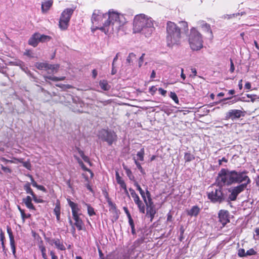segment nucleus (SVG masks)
I'll list each match as a JSON object with an SVG mask.
<instances>
[{
	"label": "nucleus",
	"instance_id": "obj_1",
	"mask_svg": "<svg viewBox=\"0 0 259 259\" xmlns=\"http://www.w3.org/2000/svg\"><path fill=\"white\" fill-rule=\"evenodd\" d=\"M247 172L243 171L238 172L235 170L229 171L226 168L221 169L218 174V183L219 185L230 186L233 184H239L236 186L232 187L228 189L230 194L228 200L236 201L238 195L243 192L251 183V180L246 175Z\"/></svg>",
	"mask_w": 259,
	"mask_h": 259
},
{
	"label": "nucleus",
	"instance_id": "obj_2",
	"mask_svg": "<svg viewBox=\"0 0 259 259\" xmlns=\"http://www.w3.org/2000/svg\"><path fill=\"white\" fill-rule=\"evenodd\" d=\"M181 27L173 22L168 21L166 23V40L167 46L170 47L175 45H178L181 41L183 31H188V25L187 22H179Z\"/></svg>",
	"mask_w": 259,
	"mask_h": 259
},
{
	"label": "nucleus",
	"instance_id": "obj_3",
	"mask_svg": "<svg viewBox=\"0 0 259 259\" xmlns=\"http://www.w3.org/2000/svg\"><path fill=\"white\" fill-rule=\"evenodd\" d=\"M107 15V19L103 23V25L100 27L97 26L95 28V30L99 29L101 30L106 34L113 31L115 24L116 23L118 27L120 25V14L118 13L109 11Z\"/></svg>",
	"mask_w": 259,
	"mask_h": 259
},
{
	"label": "nucleus",
	"instance_id": "obj_4",
	"mask_svg": "<svg viewBox=\"0 0 259 259\" xmlns=\"http://www.w3.org/2000/svg\"><path fill=\"white\" fill-rule=\"evenodd\" d=\"M189 42L191 49L193 51H198L203 48L202 36L195 28L193 27L190 30Z\"/></svg>",
	"mask_w": 259,
	"mask_h": 259
},
{
	"label": "nucleus",
	"instance_id": "obj_5",
	"mask_svg": "<svg viewBox=\"0 0 259 259\" xmlns=\"http://www.w3.org/2000/svg\"><path fill=\"white\" fill-rule=\"evenodd\" d=\"M150 22L151 21L144 14L136 15L133 22L134 32H140L144 28L150 26Z\"/></svg>",
	"mask_w": 259,
	"mask_h": 259
},
{
	"label": "nucleus",
	"instance_id": "obj_6",
	"mask_svg": "<svg viewBox=\"0 0 259 259\" xmlns=\"http://www.w3.org/2000/svg\"><path fill=\"white\" fill-rule=\"evenodd\" d=\"M74 10L75 8H67L62 12L59 22V27L61 30H65L67 29Z\"/></svg>",
	"mask_w": 259,
	"mask_h": 259
},
{
	"label": "nucleus",
	"instance_id": "obj_7",
	"mask_svg": "<svg viewBox=\"0 0 259 259\" xmlns=\"http://www.w3.org/2000/svg\"><path fill=\"white\" fill-rule=\"evenodd\" d=\"M207 197L212 203H221L226 199V196L223 193L222 188L221 187L212 188L210 192H207Z\"/></svg>",
	"mask_w": 259,
	"mask_h": 259
},
{
	"label": "nucleus",
	"instance_id": "obj_8",
	"mask_svg": "<svg viewBox=\"0 0 259 259\" xmlns=\"http://www.w3.org/2000/svg\"><path fill=\"white\" fill-rule=\"evenodd\" d=\"M100 137L101 139L111 145L113 142L116 140V135L113 131L102 129L100 132Z\"/></svg>",
	"mask_w": 259,
	"mask_h": 259
},
{
	"label": "nucleus",
	"instance_id": "obj_9",
	"mask_svg": "<svg viewBox=\"0 0 259 259\" xmlns=\"http://www.w3.org/2000/svg\"><path fill=\"white\" fill-rule=\"evenodd\" d=\"M129 191L130 192L134 202L137 205L139 212L141 213H145V205L144 203L140 199V197L133 189L131 188H129Z\"/></svg>",
	"mask_w": 259,
	"mask_h": 259
},
{
	"label": "nucleus",
	"instance_id": "obj_10",
	"mask_svg": "<svg viewBox=\"0 0 259 259\" xmlns=\"http://www.w3.org/2000/svg\"><path fill=\"white\" fill-rule=\"evenodd\" d=\"M244 115L243 112L240 110L231 109L226 113L225 119L229 120L231 119L232 120H234L235 119L244 116Z\"/></svg>",
	"mask_w": 259,
	"mask_h": 259
},
{
	"label": "nucleus",
	"instance_id": "obj_11",
	"mask_svg": "<svg viewBox=\"0 0 259 259\" xmlns=\"http://www.w3.org/2000/svg\"><path fill=\"white\" fill-rule=\"evenodd\" d=\"M219 222L222 224V228L230 222L229 212L227 210L221 209L218 213Z\"/></svg>",
	"mask_w": 259,
	"mask_h": 259
},
{
	"label": "nucleus",
	"instance_id": "obj_12",
	"mask_svg": "<svg viewBox=\"0 0 259 259\" xmlns=\"http://www.w3.org/2000/svg\"><path fill=\"white\" fill-rule=\"evenodd\" d=\"M107 13L102 14L100 12L97 13L94 12L92 17V21L93 24H98L99 21L102 22V24L104 23L107 19Z\"/></svg>",
	"mask_w": 259,
	"mask_h": 259
},
{
	"label": "nucleus",
	"instance_id": "obj_13",
	"mask_svg": "<svg viewBox=\"0 0 259 259\" xmlns=\"http://www.w3.org/2000/svg\"><path fill=\"white\" fill-rule=\"evenodd\" d=\"M69 206L71 207L72 215L82 214L81 209L77 203L72 201L69 198L67 199Z\"/></svg>",
	"mask_w": 259,
	"mask_h": 259
},
{
	"label": "nucleus",
	"instance_id": "obj_14",
	"mask_svg": "<svg viewBox=\"0 0 259 259\" xmlns=\"http://www.w3.org/2000/svg\"><path fill=\"white\" fill-rule=\"evenodd\" d=\"M81 214H76L72 215V218L74 220V226H76L78 231L82 230L83 226V223L82 220L80 218Z\"/></svg>",
	"mask_w": 259,
	"mask_h": 259
},
{
	"label": "nucleus",
	"instance_id": "obj_15",
	"mask_svg": "<svg viewBox=\"0 0 259 259\" xmlns=\"http://www.w3.org/2000/svg\"><path fill=\"white\" fill-rule=\"evenodd\" d=\"M39 33H34L28 40V44L33 47H36L39 42Z\"/></svg>",
	"mask_w": 259,
	"mask_h": 259
},
{
	"label": "nucleus",
	"instance_id": "obj_16",
	"mask_svg": "<svg viewBox=\"0 0 259 259\" xmlns=\"http://www.w3.org/2000/svg\"><path fill=\"white\" fill-rule=\"evenodd\" d=\"M201 28L204 32L207 33L209 38L212 39L213 36L210 25L209 24L203 22L201 24Z\"/></svg>",
	"mask_w": 259,
	"mask_h": 259
},
{
	"label": "nucleus",
	"instance_id": "obj_17",
	"mask_svg": "<svg viewBox=\"0 0 259 259\" xmlns=\"http://www.w3.org/2000/svg\"><path fill=\"white\" fill-rule=\"evenodd\" d=\"M23 202L24 203L26 207L30 210H35V207L32 203V198L30 196H27L23 199Z\"/></svg>",
	"mask_w": 259,
	"mask_h": 259
},
{
	"label": "nucleus",
	"instance_id": "obj_18",
	"mask_svg": "<svg viewBox=\"0 0 259 259\" xmlns=\"http://www.w3.org/2000/svg\"><path fill=\"white\" fill-rule=\"evenodd\" d=\"M53 4V0H48L41 4V11L43 13H47L52 6Z\"/></svg>",
	"mask_w": 259,
	"mask_h": 259
},
{
	"label": "nucleus",
	"instance_id": "obj_19",
	"mask_svg": "<svg viewBox=\"0 0 259 259\" xmlns=\"http://www.w3.org/2000/svg\"><path fill=\"white\" fill-rule=\"evenodd\" d=\"M156 213L155 206H151L147 207L146 215L150 218V222H152L155 214Z\"/></svg>",
	"mask_w": 259,
	"mask_h": 259
},
{
	"label": "nucleus",
	"instance_id": "obj_20",
	"mask_svg": "<svg viewBox=\"0 0 259 259\" xmlns=\"http://www.w3.org/2000/svg\"><path fill=\"white\" fill-rule=\"evenodd\" d=\"M200 210V209L199 207L197 205H195L192 206V207L188 211L187 214L191 217H196L199 213Z\"/></svg>",
	"mask_w": 259,
	"mask_h": 259
},
{
	"label": "nucleus",
	"instance_id": "obj_21",
	"mask_svg": "<svg viewBox=\"0 0 259 259\" xmlns=\"http://www.w3.org/2000/svg\"><path fill=\"white\" fill-rule=\"evenodd\" d=\"M60 210H61L60 202L58 200L56 203V205L54 209V212L56 216V219L58 221H59L60 219Z\"/></svg>",
	"mask_w": 259,
	"mask_h": 259
},
{
	"label": "nucleus",
	"instance_id": "obj_22",
	"mask_svg": "<svg viewBox=\"0 0 259 259\" xmlns=\"http://www.w3.org/2000/svg\"><path fill=\"white\" fill-rule=\"evenodd\" d=\"M134 186L136 187L137 190L139 191L140 195L142 196V198L144 201V202H146V197L145 195V193L144 190L141 188V186L138 183L136 180H134Z\"/></svg>",
	"mask_w": 259,
	"mask_h": 259
},
{
	"label": "nucleus",
	"instance_id": "obj_23",
	"mask_svg": "<svg viewBox=\"0 0 259 259\" xmlns=\"http://www.w3.org/2000/svg\"><path fill=\"white\" fill-rule=\"evenodd\" d=\"M45 80L48 82L49 84H51V83L49 81H47V79H49L51 80H52L53 81H63L65 80V76H62V77H56V76H44Z\"/></svg>",
	"mask_w": 259,
	"mask_h": 259
},
{
	"label": "nucleus",
	"instance_id": "obj_24",
	"mask_svg": "<svg viewBox=\"0 0 259 259\" xmlns=\"http://www.w3.org/2000/svg\"><path fill=\"white\" fill-rule=\"evenodd\" d=\"M115 178L117 183L120 185V187L122 189L126 187V185L124 180L120 176L118 171H116Z\"/></svg>",
	"mask_w": 259,
	"mask_h": 259
},
{
	"label": "nucleus",
	"instance_id": "obj_25",
	"mask_svg": "<svg viewBox=\"0 0 259 259\" xmlns=\"http://www.w3.org/2000/svg\"><path fill=\"white\" fill-rule=\"evenodd\" d=\"M99 85L103 90L105 91H109L111 88L110 85L106 80H100L99 82Z\"/></svg>",
	"mask_w": 259,
	"mask_h": 259
},
{
	"label": "nucleus",
	"instance_id": "obj_26",
	"mask_svg": "<svg viewBox=\"0 0 259 259\" xmlns=\"http://www.w3.org/2000/svg\"><path fill=\"white\" fill-rule=\"evenodd\" d=\"M123 167L124 169L125 170L127 176L128 177L129 179L131 181H133L134 182V180H136L135 179V177L132 174V172L130 169H129L126 165L123 164Z\"/></svg>",
	"mask_w": 259,
	"mask_h": 259
},
{
	"label": "nucleus",
	"instance_id": "obj_27",
	"mask_svg": "<svg viewBox=\"0 0 259 259\" xmlns=\"http://www.w3.org/2000/svg\"><path fill=\"white\" fill-rule=\"evenodd\" d=\"M48 64V63H47L44 62H36L35 63V66L38 70H45L47 71Z\"/></svg>",
	"mask_w": 259,
	"mask_h": 259
},
{
	"label": "nucleus",
	"instance_id": "obj_28",
	"mask_svg": "<svg viewBox=\"0 0 259 259\" xmlns=\"http://www.w3.org/2000/svg\"><path fill=\"white\" fill-rule=\"evenodd\" d=\"M24 189L26 191V193L30 194L32 197L35 194L32 189L31 188L30 184L29 182H27L24 185Z\"/></svg>",
	"mask_w": 259,
	"mask_h": 259
},
{
	"label": "nucleus",
	"instance_id": "obj_29",
	"mask_svg": "<svg viewBox=\"0 0 259 259\" xmlns=\"http://www.w3.org/2000/svg\"><path fill=\"white\" fill-rule=\"evenodd\" d=\"M39 40L40 42H45L49 41L52 39V37L45 34H40L39 33Z\"/></svg>",
	"mask_w": 259,
	"mask_h": 259
},
{
	"label": "nucleus",
	"instance_id": "obj_30",
	"mask_svg": "<svg viewBox=\"0 0 259 259\" xmlns=\"http://www.w3.org/2000/svg\"><path fill=\"white\" fill-rule=\"evenodd\" d=\"M195 159V156L190 152H186L184 154L185 162H190Z\"/></svg>",
	"mask_w": 259,
	"mask_h": 259
},
{
	"label": "nucleus",
	"instance_id": "obj_31",
	"mask_svg": "<svg viewBox=\"0 0 259 259\" xmlns=\"http://www.w3.org/2000/svg\"><path fill=\"white\" fill-rule=\"evenodd\" d=\"M59 66L58 65H52L48 64L47 71L51 70V73H53L54 71L57 72L59 69Z\"/></svg>",
	"mask_w": 259,
	"mask_h": 259
},
{
	"label": "nucleus",
	"instance_id": "obj_32",
	"mask_svg": "<svg viewBox=\"0 0 259 259\" xmlns=\"http://www.w3.org/2000/svg\"><path fill=\"white\" fill-rule=\"evenodd\" d=\"M136 59V55L133 53H131L126 58V62L128 64L131 65Z\"/></svg>",
	"mask_w": 259,
	"mask_h": 259
},
{
	"label": "nucleus",
	"instance_id": "obj_33",
	"mask_svg": "<svg viewBox=\"0 0 259 259\" xmlns=\"http://www.w3.org/2000/svg\"><path fill=\"white\" fill-rule=\"evenodd\" d=\"M18 209L19 210L21 218L23 220V222H24L26 219H28L30 218L31 214H26L25 213V211L23 209H21L20 206H18Z\"/></svg>",
	"mask_w": 259,
	"mask_h": 259
},
{
	"label": "nucleus",
	"instance_id": "obj_34",
	"mask_svg": "<svg viewBox=\"0 0 259 259\" xmlns=\"http://www.w3.org/2000/svg\"><path fill=\"white\" fill-rule=\"evenodd\" d=\"M107 202L109 206L110 207V209L112 210L113 211L117 212V209L116 207V205L115 203H113L110 198L109 197L107 198Z\"/></svg>",
	"mask_w": 259,
	"mask_h": 259
},
{
	"label": "nucleus",
	"instance_id": "obj_35",
	"mask_svg": "<svg viewBox=\"0 0 259 259\" xmlns=\"http://www.w3.org/2000/svg\"><path fill=\"white\" fill-rule=\"evenodd\" d=\"M54 243L56 246L61 250H64L65 248L62 243L60 242L59 239H57L54 241Z\"/></svg>",
	"mask_w": 259,
	"mask_h": 259
},
{
	"label": "nucleus",
	"instance_id": "obj_36",
	"mask_svg": "<svg viewBox=\"0 0 259 259\" xmlns=\"http://www.w3.org/2000/svg\"><path fill=\"white\" fill-rule=\"evenodd\" d=\"M85 205L87 206L88 209V214L91 217L96 214V212L94 210V208L91 206L90 204L85 203Z\"/></svg>",
	"mask_w": 259,
	"mask_h": 259
},
{
	"label": "nucleus",
	"instance_id": "obj_37",
	"mask_svg": "<svg viewBox=\"0 0 259 259\" xmlns=\"http://www.w3.org/2000/svg\"><path fill=\"white\" fill-rule=\"evenodd\" d=\"M145 154V150L144 148H142L140 151L137 153V155L139 157V160L141 161L144 160Z\"/></svg>",
	"mask_w": 259,
	"mask_h": 259
},
{
	"label": "nucleus",
	"instance_id": "obj_38",
	"mask_svg": "<svg viewBox=\"0 0 259 259\" xmlns=\"http://www.w3.org/2000/svg\"><path fill=\"white\" fill-rule=\"evenodd\" d=\"M20 163H22L23 166L27 168L28 170H31V164L29 159H28L26 161L21 162Z\"/></svg>",
	"mask_w": 259,
	"mask_h": 259
},
{
	"label": "nucleus",
	"instance_id": "obj_39",
	"mask_svg": "<svg viewBox=\"0 0 259 259\" xmlns=\"http://www.w3.org/2000/svg\"><path fill=\"white\" fill-rule=\"evenodd\" d=\"M169 96L174 101V102L176 103L179 104V100L177 94L175 92H171L170 93Z\"/></svg>",
	"mask_w": 259,
	"mask_h": 259
},
{
	"label": "nucleus",
	"instance_id": "obj_40",
	"mask_svg": "<svg viewBox=\"0 0 259 259\" xmlns=\"http://www.w3.org/2000/svg\"><path fill=\"white\" fill-rule=\"evenodd\" d=\"M39 249L41 251V254H42L43 258L47 257V254H46V249L45 246H44L43 245H41L39 246Z\"/></svg>",
	"mask_w": 259,
	"mask_h": 259
},
{
	"label": "nucleus",
	"instance_id": "obj_41",
	"mask_svg": "<svg viewBox=\"0 0 259 259\" xmlns=\"http://www.w3.org/2000/svg\"><path fill=\"white\" fill-rule=\"evenodd\" d=\"M134 160H135V163L137 168L140 170V172L143 175H145V170L143 168L142 166L141 165V164L136 159H134Z\"/></svg>",
	"mask_w": 259,
	"mask_h": 259
},
{
	"label": "nucleus",
	"instance_id": "obj_42",
	"mask_svg": "<svg viewBox=\"0 0 259 259\" xmlns=\"http://www.w3.org/2000/svg\"><path fill=\"white\" fill-rule=\"evenodd\" d=\"M7 231L9 236L10 241L14 240V237L11 227L9 226H7Z\"/></svg>",
	"mask_w": 259,
	"mask_h": 259
},
{
	"label": "nucleus",
	"instance_id": "obj_43",
	"mask_svg": "<svg viewBox=\"0 0 259 259\" xmlns=\"http://www.w3.org/2000/svg\"><path fill=\"white\" fill-rule=\"evenodd\" d=\"M81 167V168L83 170L88 171L90 173V178L91 179H92L93 178V177H94V173L92 171V170L91 169H90L89 168H87L85 166V165H84V164L82 165Z\"/></svg>",
	"mask_w": 259,
	"mask_h": 259
},
{
	"label": "nucleus",
	"instance_id": "obj_44",
	"mask_svg": "<svg viewBox=\"0 0 259 259\" xmlns=\"http://www.w3.org/2000/svg\"><path fill=\"white\" fill-rule=\"evenodd\" d=\"M5 239V237L4 233L2 231H1V232L0 233V239H1V241L2 243V246L3 249H4L5 248V244H4Z\"/></svg>",
	"mask_w": 259,
	"mask_h": 259
},
{
	"label": "nucleus",
	"instance_id": "obj_45",
	"mask_svg": "<svg viewBox=\"0 0 259 259\" xmlns=\"http://www.w3.org/2000/svg\"><path fill=\"white\" fill-rule=\"evenodd\" d=\"M238 255L241 257L246 256V252L245 251V249L243 248H240L238 250Z\"/></svg>",
	"mask_w": 259,
	"mask_h": 259
},
{
	"label": "nucleus",
	"instance_id": "obj_46",
	"mask_svg": "<svg viewBox=\"0 0 259 259\" xmlns=\"http://www.w3.org/2000/svg\"><path fill=\"white\" fill-rule=\"evenodd\" d=\"M1 168L4 172L11 174L12 172V170L10 168L6 166H4L3 164L1 165Z\"/></svg>",
	"mask_w": 259,
	"mask_h": 259
},
{
	"label": "nucleus",
	"instance_id": "obj_47",
	"mask_svg": "<svg viewBox=\"0 0 259 259\" xmlns=\"http://www.w3.org/2000/svg\"><path fill=\"white\" fill-rule=\"evenodd\" d=\"M144 203L146 204L147 207H151V206H155L152 198H150V199H146V202H144Z\"/></svg>",
	"mask_w": 259,
	"mask_h": 259
},
{
	"label": "nucleus",
	"instance_id": "obj_48",
	"mask_svg": "<svg viewBox=\"0 0 259 259\" xmlns=\"http://www.w3.org/2000/svg\"><path fill=\"white\" fill-rule=\"evenodd\" d=\"M256 254V251L254 250L253 248H250L249 250H247L246 252V256L247 255H252Z\"/></svg>",
	"mask_w": 259,
	"mask_h": 259
},
{
	"label": "nucleus",
	"instance_id": "obj_49",
	"mask_svg": "<svg viewBox=\"0 0 259 259\" xmlns=\"http://www.w3.org/2000/svg\"><path fill=\"white\" fill-rule=\"evenodd\" d=\"M145 55V54L143 53V54H142L141 56L140 57V58L139 59V62H138L139 67H141L142 66V65L143 63V62H144V58Z\"/></svg>",
	"mask_w": 259,
	"mask_h": 259
},
{
	"label": "nucleus",
	"instance_id": "obj_50",
	"mask_svg": "<svg viewBox=\"0 0 259 259\" xmlns=\"http://www.w3.org/2000/svg\"><path fill=\"white\" fill-rule=\"evenodd\" d=\"M32 199H33V201L36 203H43L44 202V200L42 199L37 198L36 194H34L32 196Z\"/></svg>",
	"mask_w": 259,
	"mask_h": 259
},
{
	"label": "nucleus",
	"instance_id": "obj_51",
	"mask_svg": "<svg viewBox=\"0 0 259 259\" xmlns=\"http://www.w3.org/2000/svg\"><path fill=\"white\" fill-rule=\"evenodd\" d=\"M10 245H11V248L12 249L13 253L14 254H15V252H16V247H15V240H10Z\"/></svg>",
	"mask_w": 259,
	"mask_h": 259
},
{
	"label": "nucleus",
	"instance_id": "obj_52",
	"mask_svg": "<svg viewBox=\"0 0 259 259\" xmlns=\"http://www.w3.org/2000/svg\"><path fill=\"white\" fill-rule=\"evenodd\" d=\"M157 90L155 86H152L149 88V92L152 95H154L156 91Z\"/></svg>",
	"mask_w": 259,
	"mask_h": 259
},
{
	"label": "nucleus",
	"instance_id": "obj_53",
	"mask_svg": "<svg viewBox=\"0 0 259 259\" xmlns=\"http://www.w3.org/2000/svg\"><path fill=\"white\" fill-rule=\"evenodd\" d=\"M12 159L11 160H13V161H15L16 162H12V163H20L21 162H23V158H18L16 157H12Z\"/></svg>",
	"mask_w": 259,
	"mask_h": 259
},
{
	"label": "nucleus",
	"instance_id": "obj_54",
	"mask_svg": "<svg viewBox=\"0 0 259 259\" xmlns=\"http://www.w3.org/2000/svg\"><path fill=\"white\" fill-rule=\"evenodd\" d=\"M0 159L2 161L6 162V163H12V162H16L15 161H13V160L7 159L5 157H2L0 158Z\"/></svg>",
	"mask_w": 259,
	"mask_h": 259
},
{
	"label": "nucleus",
	"instance_id": "obj_55",
	"mask_svg": "<svg viewBox=\"0 0 259 259\" xmlns=\"http://www.w3.org/2000/svg\"><path fill=\"white\" fill-rule=\"evenodd\" d=\"M235 70V66L233 62V60L230 59V71L231 73H233Z\"/></svg>",
	"mask_w": 259,
	"mask_h": 259
},
{
	"label": "nucleus",
	"instance_id": "obj_56",
	"mask_svg": "<svg viewBox=\"0 0 259 259\" xmlns=\"http://www.w3.org/2000/svg\"><path fill=\"white\" fill-rule=\"evenodd\" d=\"M82 158L83 159V160H84V162L89 163L90 164V165H91V166L92 165V163L90 161V158L88 156L84 155V156H83V157Z\"/></svg>",
	"mask_w": 259,
	"mask_h": 259
},
{
	"label": "nucleus",
	"instance_id": "obj_57",
	"mask_svg": "<svg viewBox=\"0 0 259 259\" xmlns=\"http://www.w3.org/2000/svg\"><path fill=\"white\" fill-rule=\"evenodd\" d=\"M158 90L161 95H162L164 97L166 96V94L167 92L166 90H165L161 88H159Z\"/></svg>",
	"mask_w": 259,
	"mask_h": 259
},
{
	"label": "nucleus",
	"instance_id": "obj_58",
	"mask_svg": "<svg viewBox=\"0 0 259 259\" xmlns=\"http://www.w3.org/2000/svg\"><path fill=\"white\" fill-rule=\"evenodd\" d=\"M128 219V222L131 227H135L134 221L131 216L127 217Z\"/></svg>",
	"mask_w": 259,
	"mask_h": 259
},
{
	"label": "nucleus",
	"instance_id": "obj_59",
	"mask_svg": "<svg viewBox=\"0 0 259 259\" xmlns=\"http://www.w3.org/2000/svg\"><path fill=\"white\" fill-rule=\"evenodd\" d=\"M222 162H224L226 163L228 162V159L225 157H223L221 159L219 160V165L220 166L222 164Z\"/></svg>",
	"mask_w": 259,
	"mask_h": 259
},
{
	"label": "nucleus",
	"instance_id": "obj_60",
	"mask_svg": "<svg viewBox=\"0 0 259 259\" xmlns=\"http://www.w3.org/2000/svg\"><path fill=\"white\" fill-rule=\"evenodd\" d=\"M36 188H37L38 190H41V191H43L44 192H47L46 189L42 185H38Z\"/></svg>",
	"mask_w": 259,
	"mask_h": 259
},
{
	"label": "nucleus",
	"instance_id": "obj_61",
	"mask_svg": "<svg viewBox=\"0 0 259 259\" xmlns=\"http://www.w3.org/2000/svg\"><path fill=\"white\" fill-rule=\"evenodd\" d=\"M76 149L80 155V156L82 158L83 156H84V154L83 151H82L79 148H76Z\"/></svg>",
	"mask_w": 259,
	"mask_h": 259
},
{
	"label": "nucleus",
	"instance_id": "obj_62",
	"mask_svg": "<svg viewBox=\"0 0 259 259\" xmlns=\"http://www.w3.org/2000/svg\"><path fill=\"white\" fill-rule=\"evenodd\" d=\"M76 149L80 155V156L82 158L83 156H84V154L83 151H82L79 148H76Z\"/></svg>",
	"mask_w": 259,
	"mask_h": 259
},
{
	"label": "nucleus",
	"instance_id": "obj_63",
	"mask_svg": "<svg viewBox=\"0 0 259 259\" xmlns=\"http://www.w3.org/2000/svg\"><path fill=\"white\" fill-rule=\"evenodd\" d=\"M246 96L248 97V98H249L251 99V101L253 102L255 100V98H254V97H255L256 96L254 95H250V94H247L246 95Z\"/></svg>",
	"mask_w": 259,
	"mask_h": 259
},
{
	"label": "nucleus",
	"instance_id": "obj_64",
	"mask_svg": "<svg viewBox=\"0 0 259 259\" xmlns=\"http://www.w3.org/2000/svg\"><path fill=\"white\" fill-rule=\"evenodd\" d=\"M50 255L51 256L52 259H58V256L55 255V253L53 251H50Z\"/></svg>",
	"mask_w": 259,
	"mask_h": 259
}]
</instances>
